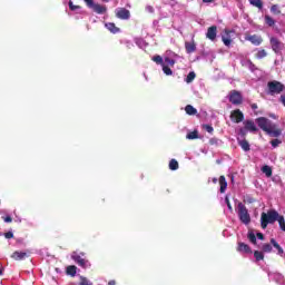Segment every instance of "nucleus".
Masks as SVG:
<instances>
[{
  "instance_id": "nucleus-2",
  "label": "nucleus",
  "mask_w": 285,
  "mask_h": 285,
  "mask_svg": "<svg viewBox=\"0 0 285 285\" xmlns=\"http://www.w3.org/2000/svg\"><path fill=\"white\" fill-rule=\"evenodd\" d=\"M279 216V213L276 210H268L267 213H262L261 215V226L263 229L268 228V224H275L277 222V218Z\"/></svg>"
},
{
  "instance_id": "nucleus-5",
  "label": "nucleus",
  "mask_w": 285,
  "mask_h": 285,
  "mask_svg": "<svg viewBox=\"0 0 285 285\" xmlns=\"http://www.w3.org/2000/svg\"><path fill=\"white\" fill-rule=\"evenodd\" d=\"M238 218L242 224H245V226H248V224H250V214L248 213V208H246V205H244L243 203H238Z\"/></svg>"
},
{
  "instance_id": "nucleus-28",
  "label": "nucleus",
  "mask_w": 285,
  "mask_h": 285,
  "mask_svg": "<svg viewBox=\"0 0 285 285\" xmlns=\"http://www.w3.org/2000/svg\"><path fill=\"white\" fill-rule=\"evenodd\" d=\"M179 169V163L176 159H171L169 161V170H178Z\"/></svg>"
},
{
  "instance_id": "nucleus-50",
  "label": "nucleus",
  "mask_w": 285,
  "mask_h": 285,
  "mask_svg": "<svg viewBox=\"0 0 285 285\" xmlns=\"http://www.w3.org/2000/svg\"><path fill=\"white\" fill-rule=\"evenodd\" d=\"M256 236H257L259 239H262V240L264 239V234H262V233H257Z\"/></svg>"
},
{
  "instance_id": "nucleus-4",
  "label": "nucleus",
  "mask_w": 285,
  "mask_h": 285,
  "mask_svg": "<svg viewBox=\"0 0 285 285\" xmlns=\"http://www.w3.org/2000/svg\"><path fill=\"white\" fill-rule=\"evenodd\" d=\"M87 8H90L96 14H106L108 12V7L106 4L95 3V0H82Z\"/></svg>"
},
{
  "instance_id": "nucleus-13",
  "label": "nucleus",
  "mask_w": 285,
  "mask_h": 285,
  "mask_svg": "<svg viewBox=\"0 0 285 285\" xmlns=\"http://www.w3.org/2000/svg\"><path fill=\"white\" fill-rule=\"evenodd\" d=\"M237 144H238V146H240V148H242V150H244V153H248L250 150V142H248V140L237 138Z\"/></svg>"
},
{
  "instance_id": "nucleus-57",
  "label": "nucleus",
  "mask_w": 285,
  "mask_h": 285,
  "mask_svg": "<svg viewBox=\"0 0 285 285\" xmlns=\"http://www.w3.org/2000/svg\"><path fill=\"white\" fill-rule=\"evenodd\" d=\"M170 1H175V0H170Z\"/></svg>"
},
{
  "instance_id": "nucleus-26",
  "label": "nucleus",
  "mask_w": 285,
  "mask_h": 285,
  "mask_svg": "<svg viewBox=\"0 0 285 285\" xmlns=\"http://www.w3.org/2000/svg\"><path fill=\"white\" fill-rule=\"evenodd\" d=\"M265 23H266V26H268L269 28H273V26H275V19H273V17L266 14V16H265Z\"/></svg>"
},
{
  "instance_id": "nucleus-10",
  "label": "nucleus",
  "mask_w": 285,
  "mask_h": 285,
  "mask_svg": "<svg viewBox=\"0 0 285 285\" xmlns=\"http://www.w3.org/2000/svg\"><path fill=\"white\" fill-rule=\"evenodd\" d=\"M117 19H121L122 21H128L130 19V10L126 8H120L116 11Z\"/></svg>"
},
{
  "instance_id": "nucleus-1",
  "label": "nucleus",
  "mask_w": 285,
  "mask_h": 285,
  "mask_svg": "<svg viewBox=\"0 0 285 285\" xmlns=\"http://www.w3.org/2000/svg\"><path fill=\"white\" fill-rule=\"evenodd\" d=\"M256 124L258 128L269 135V137H279V135H282V130L277 129V126L266 117L257 118Z\"/></svg>"
},
{
  "instance_id": "nucleus-33",
  "label": "nucleus",
  "mask_w": 285,
  "mask_h": 285,
  "mask_svg": "<svg viewBox=\"0 0 285 285\" xmlns=\"http://www.w3.org/2000/svg\"><path fill=\"white\" fill-rule=\"evenodd\" d=\"M247 238L249 239V242H250L252 244H257V236H255V233L248 232Z\"/></svg>"
},
{
  "instance_id": "nucleus-53",
  "label": "nucleus",
  "mask_w": 285,
  "mask_h": 285,
  "mask_svg": "<svg viewBox=\"0 0 285 285\" xmlns=\"http://www.w3.org/2000/svg\"><path fill=\"white\" fill-rule=\"evenodd\" d=\"M249 66L252 68V70H255V66L249 61Z\"/></svg>"
},
{
  "instance_id": "nucleus-29",
  "label": "nucleus",
  "mask_w": 285,
  "mask_h": 285,
  "mask_svg": "<svg viewBox=\"0 0 285 285\" xmlns=\"http://www.w3.org/2000/svg\"><path fill=\"white\" fill-rule=\"evenodd\" d=\"M151 61H155L157 66H164V58L161 56L157 55L151 58Z\"/></svg>"
},
{
  "instance_id": "nucleus-19",
  "label": "nucleus",
  "mask_w": 285,
  "mask_h": 285,
  "mask_svg": "<svg viewBox=\"0 0 285 285\" xmlns=\"http://www.w3.org/2000/svg\"><path fill=\"white\" fill-rule=\"evenodd\" d=\"M107 30H110L112 35H117L119 32V27L115 24V22H107L106 24Z\"/></svg>"
},
{
  "instance_id": "nucleus-6",
  "label": "nucleus",
  "mask_w": 285,
  "mask_h": 285,
  "mask_svg": "<svg viewBox=\"0 0 285 285\" xmlns=\"http://www.w3.org/2000/svg\"><path fill=\"white\" fill-rule=\"evenodd\" d=\"M229 101L233 106H242V104H244V97L242 96V92L232 90L229 92Z\"/></svg>"
},
{
  "instance_id": "nucleus-45",
  "label": "nucleus",
  "mask_w": 285,
  "mask_h": 285,
  "mask_svg": "<svg viewBox=\"0 0 285 285\" xmlns=\"http://www.w3.org/2000/svg\"><path fill=\"white\" fill-rule=\"evenodd\" d=\"M4 237H6V239H12V238H14V234L12 232H7V233H4Z\"/></svg>"
},
{
  "instance_id": "nucleus-24",
  "label": "nucleus",
  "mask_w": 285,
  "mask_h": 285,
  "mask_svg": "<svg viewBox=\"0 0 285 285\" xmlns=\"http://www.w3.org/2000/svg\"><path fill=\"white\" fill-rule=\"evenodd\" d=\"M255 57L257 59H264L265 57H268V52H266V49H261L255 53Z\"/></svg>"
},
{
  "instance_id": "nucleus-7",
  "label": "nucleus",
  "mask_w": 285,
  "mask_h": 285,
  "mask_svg": "<svg viewBox=\"0 0 285 285\" xmlns=\"http://www.w3.org/2000/svg\"><path fill=\"white\" fill-rule=\"evenodd\" d=\"M269 43L272 47L273 52H275V55H279V52H282V50L284 49V43H282V41H279V39L272 37L269 39Z\"/></svg>"
},
{
  "instance_id": "nucleus-25",
  "label": "nucleus",
  "mask_w": 285,
  "mask_h": 285,
  "mask_svg": "<svg viewBox=\"0 0 285 285\" xmlns=\"http://www.w3.org/2000/svg\"><path fill=\"white\" fill-rule=\"evenodd\" d=\"M271 244L274 246V248H276L278 250V255H284V248H282V246H279L276 242L275 238L271 239Z\"/></svg>"
},
{
  "instance_id": "nucleus-42",
  "label": "nucleus",
  "mask_w": 285,
  "mask_h": 285,
  "mask_svg": "<svg viewBox=\"0 0 285 285\" xmlns=\"http://www.w3.org/2000/svg\"><path fill=\"white\" fill-rule=\"evenodd\" d=\"M165 62L167 63V66H175V60L169 57L165 58Z\"/></svg>"
},
{
  "instance_id": "nucleus-32",
  "label": "nucleus",
  "mask_w": 285,
  "mask_h": 285,
  "mask_svg": "<svg viewBox=\"0 0 285 285\" xmlns=\"http://www.w3.org/2000/svg\"><path fill=\"white\" fill-rule=\"evenodd\" d=\"M276 222H278L281 230H283L285 233V219H284V216H279L278 215V218L276 219Z\"/></svg>"
},
{
  "instance_id": "nucleus-34",
  "label": "nucleus",
  "mask_w": 285,
  "mask_h": 285,
  "mask_svg": "<svg viewBox=\"0 0 285 285\" xmlns=\"http://www.w3.org/2000/svg\"><path fill=\"white\" fill-rule=\"evenodd\" d=\"M271 12H272V14H282V10H279V6L278 4H273L271 7Z\"/></svg>"
},
{
  "instance_id": "nucleus-27",
  "label": "nucleus",
  "mask_w": 285,
  "mask_h": 285,
  "mask_svg": "<svg viewBox=\"0 0 285 285\" xmlns=\"http://www.w3.org/2000/svg\"><path fill=\"white\" fill-rule=\"evenodd\" d=\"M195 77H197L195 71H190L185 79L186 83H193V81H195Z\"/></svg>"
},
{
  "instance_id": "nucleus-38",
  "label": "nucleus",
  "mask_w": 285,
  "mask_h": 285,
  "mask_svg": "<svg viewBox=\"0 0 285 285\" xmlns=\"http://www.w3.org/2000/svg\"><path fill=\"white\" fill-rule=\"evenodd\" d=\"M163 71L167 75L170 76L173 75V69H170V67L163 65Z\"/></svg>"
},
{
  "instance_id": "nucleus-9",
  "label": "nucleus",
  "mask_w": 285,
  "mask_h": 285,
  "mask_svg": "<svg viewBox=\"0 0 285 285\" xmlns=\"http://www.w3.org/2000/svg\"><path fill=\"white\" fill-rule=\"evenodd\" d=\"M245 40L250 41L253 46H262V43L264 42V39L262 38V36H257V35H246Z\"/></svg>"
},
{
  "instance_id": "nucleus-31",
  "label": "nucleus",
  "mask_w": 285,
  "mask_h": 285,
  "mask_svg": "<svg viewBox=\"0 0 285 285\" xmlns=\"http://www.w3.org/2000/svg\"><path fill=\"white\" fill-rule=\"evenodd\" d=\"M254 257H255L256 262L264 261V252L255 250L254 252Z\"/></svg>"
},
{
  "instance_id": "nucleus-12",
  "label": "nucleus",
  "mask_w": 285,
  "mask_h": 285,
  "mask_svg": "<svg viewBox=\"0 0 285 285\" xmlns=\"http://www.w3.org/2000/svg\"><path fill=\"white\" fill-rule=\"evenodd\" d=\"M207 39H209L210 41H215V39H217V26H212L207 29V33H206Z\"/></svg>"
},
{
  "instance_id": "nucleus-37",
  "label": "nucleus",
  "mask_w": 285,
  "mask_h": 285,
  "mask_svg": "<svg viewBox=\"0 0 285 285\" xmlns=\"http://www.w3.org/2000/svg\"><path fill=\"white\" fill-rule=\"evenodd\" d=\"M273 246L271 244H264L263 245V253H272Z\"/></svg>"
},
{
  "instance_id": "nucleus-56",
  "label": "nucleus",
  "mask_w": 285,
  "mask_h": 285,
  "mask_svg": "<svg viewBox=\"0 0 285 285\" xmlns=\"http://www.w3.org/2000/svg\"><path fill=\"white\" fill-rule=\"evenodd\" d=\"M213 183H214V184H217V178H213Z\"/></svg>"
},
{
  "instance_id": "nucleus-55",
  "label": "nucleus",
  "mask_w": 285,
  "mask_h": 285,
  "mask_svg": "<svg viewBox=\"0 0 285 285\" xmlns=\"http://www.w3.org/2000/svg\"><path fill=\"white\" fill-rule=\"evenodd\" d=\"M104 3H109L110 0H101Z\"/></svg>"
},
{
  "instance_id": "nucleus-40",
  "label": "nucleus",
  "mask_w": 285,
  "mask_h": 285,
  "mask_svg": "<svg viewBox=\"0 0 285 285\" xmlns=\"http://www.w3.org/2000/svg\"><path fill=\"white\" fill-rule=\"evenodd\" d=\"M225 204L227 205L228 210L233 213V205H230V199L228 198V196L225 197Z\"/></svg>"
},
{
  "instance_id": "nucleus-48",
  "label": "nucleus",
  "mask_w": 285,
  "mask_h": 285,
  "mask_svg": "<svg viewBox=\"0 0 285 285\" xmlns=\"http://www.w3.org/2000/svg\"><path fill=\"white\" fill-rule=\"evenodd\" d=\"M146 10L147 12H150V13L155 12V8H153V6H147Z\"/></svg>"
},
{
  "instance_id": "nucleus-3",
  "label": "nucleus",
  "mask_w": 285,
  "mask_h": 285,
  "mask_svg": "<svg viewBox=\"0 0 285 285\" xmlns=\"http://www.w3.org/2000/svg\"><path fill=\"white\" fill-rule=\"evenodd\" d=\"M285 86L281 81L272 80L267 82V95H271L272 97L275 95H282V91L284 90Z\"/></svg>"
},
{
  "instance_id": "nucleus-22",
  "label": "nucleus",
  "mask_w": 285,
  "mask_h": 285,
  "mask_svg": "<svg viewBox=\"0 0 285 285\" xmlns=\"http://www.w3.org/2000/svg\"><path fill=\"white\" fill-rule=\"evenodd\" d=\"M67 275H70L71 277H75L77 275V266L69 265L66 269Z\"/></svg>"
},
{
  "instance_id": "nucleus-15",
  "label": "nucleus",
  "mask_w": 285,
  "mask_h": 285,
  "mask_svg": "<svg viewBox=\"0 0 285 285\" xmlns=\"http://www.w3.org/2000/svg\"><path fill=\"white\" fill-rule=\"evenodd\" d=\"M244 126H245L246 130L249 132H257V130H258L257 125H255V121H253V120H246L244 122Z\"/></svg>"
},
{
  "instance_id": "nucleus-49",
  "label": "nucleus",
  "mask_w": 285,
  "mask_h": 285,
  "mask_svg": "<svg viewBox=\"0 0 285 285\" xmlns=\"http://www.w3.org/2000/svg\"><path fill=\"white\" fill-rule=\"evenodd\" d=\"M279 101H281V104H283V106L285 107V95H282V96L279 97Z\"/></svg>"
},
{
  "instance_id": "nucleus-39",
  "label": "nucleus",
  "mask_w": 285,
  "mask_h": 285,
  "mask_svg": "<svg viewBox=\"0 0 285 285\" xmlns=\"http://www.w3.org/2000/svg\"><path fill=\"white\" fill-rule=\"evenodd\" d=\"M81 7L80 6H76L75 3H72V0L69 1V9L75 12V10H79Z\"/></svg>"
},
{
  "instance_id": "nucleus-21",
  "label": "nucleus",
  "mask_w": 285,
  "mask_h": 285,
  "mask_svg": "<svg viewBox=\"0 0 285 285\" xmlns=\"http://www.w3.org/2000/svg\"><path fill=\"white\" fill-rule=\"evenodd\" d=\"M262 173H264L266 177H273V168H271L268 165L262 167Z\"/></svg>"
},
{
  "instance_id": "nucleus-36",
  "label": "nucleus",
  "mask_w": 285,
  "mask_h": 285,
  "mask_svg": "<svg viewBox=\"0 0 285 285\" xmlns=\"http://www.w3.org/2000/svg\"><path fill=\"white\" fill-rule=\"evenodd\" d=\"M222 41L227 47L230 46V43H233V39H230V37H226V36L222 37Z\"/></svg>"
},
{
  "instance_id": "nucleus-43",
  "label": "nucleus",
  "mask_w": 285,
  "mask_h": 285,
  "mask_svg": "<svg viewBox=\"0 0 285 285\" xmlns=\"http://www.w3.org/2000/svg\"><path fill=\"white\" fill-rule=\"evenodd\" d=\"M2 219L6 224H12V216H2Z\"/></svg>"
},
{
  "instance_id": "nucleus-51",
  "label": "nucleus",
  "mask_w": 285,
  "mask_h": 285,
  "mask_svg": "<svg viewBox=\"0 0 285 285\" xmlns=\"http://www.w3.org/2000/svg\"><path fill=\"white\" fill-rule=\"evenodd\" d=\"M215 0H203V3H213Z\"/></svg>"
},
{
  "instance_id": "nucleus-47",
  "label": "nucleus",
  "mask_w": 285,
  "mask_h": 285,
  "mask_svg": "<svg viewBox=\"0 0 285 285\" xmlns=\"http://www.w3.org/2000/svg\"><path fill=\"white\" fill-rule=\"evenodd\" d=\"M245 202H246L247 204H255V198L252 197V196H247L246 199H245Z\"/></svg>"
},
{
  "instance_id": "nucleus-30",
  "label": "nucleus",
  "mask_w": 285,
  "mask_h": 285,
  "mask_svg": "<svg viewBox=\"0 0 285 285\" xmlns=\"http://www.w3.org/2000/svg\"><path fill=\"white\" fill-rule=\"evenodd\" d=\"M186 139H199V131L194 130L187 134Z\"/></svg>"
},
{
  "instance_id": "nucleus-16",
  "label": "nucleus",
  "mask_w": 285,
  "mask_h": 285,
  "mask_svg": "<svg viewBox=\"0 0 285 285\" xmlns=\"http://www.w3.org/2000/svg\"><path fill=\"white\" fill-rule=\"evenodd\" d=\"M237 250H238V253H246V254L253 253V249H250V246H248L246 243H242V242L238 243Z\"/></svg>"
},
{
  "instance_id": "nucleus-14",
  "label": "nucleus",
  "mask_w": 285,
  "mask_h": 285,
  "mask_svg": "<svg viewBox=\"0 0 285 285\" xmlns=\"http://www.w3.org/2000/svg\"><path fill=\"white\" fill-rule=\"evenodd\" d=\"M12 259H16V262H21L29 257L28 253L26 252H13L11 255Z\"/></svg>"
},
{
  "instance_id": "nucleus-54",
  "label": "nucleus",
  "mask_w": 285,
  "mask_h": 285,
  "mask_svg": "<svg viewBox=\"0 0 285 285\" xmlns=\"http://www.w3.org/2000/svg\"><path fill=\"white\" fill-rule=\"evenodd\" d=\"M108 284H109V285H115L116 283H115V281H109Z\"/></svg>"
},
{
  "instance_id": "nucleus-17",
  "label": "nucleus",
  "mask_w": 285,
  "mask_h": 285,
  "mask_svg": "<svg viewBox=\"0 0 285 285\" xmlns=\"http://www.w3.org/2000/svg\"><path fill=\"white\" fill-rule=\"evenodd\" d=\"M185 49L188 55H193L197 50V45L195 41L191 42H185Z\"/></svg>"
},
{
  "instance_id": "nucleus-20",
  "label": "nucleus",
  "mask_w": 285,
  "mask_h": 285,
  "mask_svg": "<svg viewBox=\"0 0 285 285\" xmlns=\"http://www.w3.org/2000/svg\"><path fill=\"white\" fill-rule=\"evenodd\" d=\"M185 112H186V115L195 116V115H197V109H195V107H193V105H187L185 107Z\"/></svg>"
},
{
  "instance_id": "nucleus-44",
  "label": "nucleus",
  "mask_w": 285,
  "mask_h": 285,
  "mask_svg": "<svg viewBox=\"0 0 285 285\" xmlns=\"http://www.w3.org/2000/svg\"><path fill=\"white\" fill-rule=\"evenodd\" d=\"M204 128H205V130L207 131V132H209L210 135H212V132H214V128H213V126H210V125H204Z\"/></svg>"
},
{
  "instance_id": "nucleus-52",
  "label": "nucleus",
  "mask_w": 285,
  "mask_h": 285,
  "mask_svg": "<svg viewBox=\"0 0 285 285\" xmlns=\"http://www.w3.org/2000/svg\"><path fill=\"white\" fill-rule=\"evenodd\" d=\"M0 275H3V265L0 264Z\"/></svg>"
},
{
  "instance_id": "nucleus-41",
  "label": "nucleus",
  "mask_w": 285,
  "mask_h": 285,
  "mask_svg": "<svg viewBox=\"0 0 285 285\" xmlns=\"http://www.w3.org/2000/svg\"><path fill=\"white\" fill-rule=\"evenodd\" d=\"M271 144H272V147H273V148H277V146H279V144H282V140H279V139H273V140L271 141Z\"/></svg>"
},
{
  "instance_id": "nucleus-46",
  "label": "nucleus",
  "mask_w": 285,
  "mask_h": 285,
  "mask_svg": "<svg viewBox=\"0 0 285 285\" xmlns=\"http://www.w3.org/2000/svg\"><path fill=\"white\" fill-rule=\"evenodd\" d=\"M250 108L252 110H254V115H259V111H257V108H258L257 104H252Z\"/></svg>"
},
{
  "instance_id": "nucleus-8",
  "label": "nucleus",
  "mask_w": 285,
  "mask_h": 285,
  "mask_svg": "<svg viewBox=\"0 0 285 285\" xmlns=\"http://www.w3.org/2000/svg\"><path fill=\"white\" fill-rule=\"evenodd\" d=\"M230 120L234 121V124H242V121H244V112L239 109L233 110L230 112Z\"/></svg>"
},
{
  "instance_id": "nucleus-18",
  "label": "nucleus",
  "mask_w": 285,
  "mask_h": 285,
  "mask_svg": "<svg viewBox=\"0 0 285 285\" xmlns=\"http://www.w3.org/2000/svg\"><path fill=\"white\" fill-rule=\"evenodd\" d=\"M218 181H219V186H220V193L222 194L226 193V188H228V183L226 181V177L220 176Z\"/></svg>"
},
{
  "instance_id": "nucleus-35",
  "label": "nucleus",
  "mask_w": 285,
  "mask_h": 285,
  "mask_svg": "<svg viewBox=\"0 0 285 285\" xmlns=\"http://www.w3.org/2000/svg\"><path fill=\"white\" fill-rule=\"evenodd\" d=\"M238 135L240 139H246V136L248 135V130L244 127L238 130Z\"/></svg>"
},
{
  "instance_id": "nucleus-23",
  "label": "nucleus",
  "mask_w": 285,
  "mask_h": 285,
  "mask_svg": "<svg viewBox=\"0 0 285 285\" xmlns=\"http://www.w3.org/2000/svg\"><path fill=\"white\" fill-rule=\"evenodd\" d=\"M250 6H253L254 8H258V10H262V8H264V2H262V0H248Z\"/></svg>"
},
{
  "instance_id": "nucleus-11",
  "label": "nucleus",
  "mask_w": 285,
  "mask_h": 285,
  "mask_svg": "<svg viewBox=\"0 0 285 285\" xmlns=\"http://www.w3.org/2000/svg\"><path fill=\"white\" fill-rule=\"evenodd\" d=\"M71 259H73V262H76V264H78V266H81V268H86L88 261H86L85 258H81V256L77 253H73L71 255Z\"/></svg>"
}]
</instances>
